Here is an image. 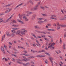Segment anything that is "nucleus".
<instances>
[{
  "instance_id": "f257e3e1",
  "label": "nucleus",
  "mask_w": 66,
  "mask_h": 66,
  "mask_svg": "<svg viewBox=\"0 0 66 66\" xmlns=\"http://www.w3.org/2000/svg\"><path fill=\"white\" fill-rule=\"evenodd\" d=\"M19 16L21 20L22 19V17L23 18V19H24L25 21H29V19L27 18L26 16V14H22L20 15V14H19Z\"/></svg>"
},
{
  "instance_id": "f03ea898",
  "label": "nucleus",
  "mask_w": 66,
  "mask_h": 66,
  "mask_svg": "<svg viewBox=\"0 0 66 66\" xmlns=\"http://www.w3.org/2000/svg\"><path fill=\"white\" fill-rule=\"evenodd\" d=\"M17 61H16V63H19V64H21V62H19L18 61H26V62H27V61H30V59H29L27 58H25L22 60L20 59H18L17 60Z\"/></svg>"
},
{
  "instance_id": "7ed1b4c3",
  "label": "nucleus",
  "mask_w": 66,
  "mask_h": 66,
  "mask_svg": "<svg viewBox=\"0 0 66 66\" xmlns=\"http://www.w3.org/2000/svg\"><path fill=\"white\" fill-rule=\"evenodd\" d=\"M14 16V14H12L11 15V17L8 19H7L6 20H2V21H0V22H3L4 23H6V22H9L10 20H11V19L13 17V16Z\"/></svg>"
},
{
  "instance_id": "20e7f679",
  "label": "nucleus",
  "mask_w": 66,
  "mask_h": 66,
  "mask_svg": "<svg viewBox=\"0 0 66 66\" xmlns=\"http://www.w3.org/2000/svg\"><path fill=\"white\" fill-rule=\"evenodd\" d=\"M54 45H55V43H53L52 44L50 43L48 46V48L53 50L54 49V47L53 46Z\"/></svg>"
},
{
  "instance_id": "39448f33",
  "label": "nucleus",
  "mask_w": 66,
  "mask_h": 66,
  "mask_svg": "<svg viewBox=\"0 0 66 66\" xmlns=\"http://www.w3.org/2000/svg\"><path fill=\"white\" fill-rule=\"evenodd\" d=\"M54 17H56V15H51L50 16V19H54V20H57V19Z\"/></svg>"
},
{
  "instance_id": "423d86ee",
  "label": "nucleus",
  "mask_w": 66,
  "mask_h": 66,
  "mask_svg": "<svg viewBox=\"0 0 66 66\" xmlns=\"http://www.w3.org/2000/svg\"><path fill=\"white\" fill-rule=\"evenodd\" d=\"M13 30H12L11 31V32H12L13 33H15V30H18L19 28H12Z\"/></svg>"
},
{
  "instance_id": "0eeeda50",
  "label": "nucleus",
  "mask_w": 66,
  "mask_h": 66,
  "mask_svg": "<svg viewBox=\"0 0 66 66\" xmlns=\"http://www.w3.org/2000/svg\"><path fill=\"white\" fill-rule=\"evenodd\" d=\"M38 7V6H37L36 5L35 6V7L31 8V10L32 11H35V10H37L38 9V7Z\"/></svg>"
},
{
  "instance_id": "6e6552de",
  "label": "nucleus",
  "mask_w": 66,
  "mask_h": 66,
  "mask_svg": "<svg viewBox=\"0 0 66 66\" xmlns=\"http://www.w3.org/2000/svg\"><path fill=\"white\" fill-rule=\"evenodd\" d=\"M23 4V3H21L20 4H19L18 5H17L14 8V10H16V9H17V8H18V7H19V6H21V5H22V4Z\"/></svg>"
},
{
  "instance_id": "1a4fd4ad",
  "label": "nucleus",
  "mask_w": 66,
  "mask_h": 66,
  "mask_svg": "<svg viewBox=\"0 0 66 66\" xmlns=\"http://www.w3.org/2000/svg\"><path fill=\"white\" fill-rule=\"evenodd\" d=\"M20 33H21V31L20 30H18L16 32L17 35H19L21 36H22V35L21 34H20Z\"/></svg>"
},
{
  "instance_id": "9d476101",
  "label": "nucleus",
  "mask_w": 66,
  "mask_h": 66,
  "mask_svg": "<svg viewBox=\"0 0 66 66\" xmlns=\"http://www.w3.org/2000/svg\"><path fill=\"white\" fill-rule=\"evenodd\" d=\"M32 36H33L35 38H36V39H37L38 38H42L40 37V36H38L37 37H36V36L35 35L33 34H32Z\"/></svg>"
},
{
  "instance_id": "9b49d317",
  "label": "nucleus",
  "mask_w": 66,
  "mask_h": 66,
  "mask_svg": "<svg viewBox=\"0 0 66 66\" xmlns=\"http://www.w3.org/2000/svg\"><path fill=\"white\" fill-rule=\"evenodd\" d=\"M48 59L50 60L51 62V63H53V61L52 60H53V58L50 57H48Z\"/></svg>"
},
{
  "instance_id": "f8f14e48",
  "label": "nucleus",
  "mask_w": 66,
  "mask_h": 66,
  "mask_svg": "<svg viewBox=\"0 0 66 66\" xmlns=\"http://www.w3.org/2000/svg\"><path fill=\"white\" fill-rule=\"evenodd\" d=\"M17 20L18 21V22H20V23H22V24H24V22H23V21H21L18 19H17Z\"/></svg>"
},
{
  "instance_id": "ddd939ff",
  "label": "nucleus",
  "mask_w": 66,
  "mask_h": 66,
  "mask_svg": "<svg viewBox=\"0 0 66 66\" xmlns=\"http://www.w3.org/2000/svg\"><path fill=\"white\" fill-rule=\"evenodd\" d=\"M36 42H37L38 44V45L36 44L37 46H41V44H39V42H38V40H37L36 39Z\"/></svg>"
},
{
  "instance_id": "4468645a",
  "label": "nucleus",
  "mask_w": 66,
  "mask_h": 66,
  "mask_svg": "<svg viewBox=\"0 0 66 66\" xmlns=\"http://www.w3.org/2000/svg\"><path fill=\"white\" fill-rule=\"evenodd\" d=\"M12 22H13L14 23H17V22H16V21H15V20H11V22H10V24H13V23Z\"/></svg>"
},
{
  "instance_id": "2eb2a0df",
  "label": "nucleus",
  "mask_w": 66,
  "mask_h": 66,
  "mask_svg": "<svg viewBox=\"0 0 66 66\" xmlns=\"http://www.w3.org/2000/svg\"><path fill=\"white\" fill-rule=\"evenodd\" d=\"M35 16H36V15L35 14H34L32 15V17L31 19L32 20H34V19H35Z\"/></svg>"
},
{
  "instance_id": "dca6fc26",
  "label": "nucleus",
  "mask_w": 66,
  "mask_h": 66,
  "mask_svg": "<svg viewBox=\"0 0 66 66\" xmlns=\"http://www.w3.org/2000/svg\"><path fill=\"white\" fill-rule=\"evenodd\" d=\"M13 32V33L11 34L10 35V37H14L15 36V34H14Z\"/></svg>"
},
{
  "instance_id": "f3484780",
  "label": "nucleus",
  "mask_w": 66,
  "mask_h": 66,
  "mask_svg": "<svg viewBox=\"0 0 66 66\" xmlns=\"http://www.w3.org/2000/svg\"><path fill=\"white\" fill-rule=\"evenodd\" d=\"M1 49L2 52H3V51H4V48L2 46H1Z\"/></svg>"
},
{
  "instance_id": "a211bd4d",
  "label": "nucleus",
  "mask_w": 66,
  "mask_h": 66,
  "mask_svg": "<svg viewBox=\"0 0 66 66\" xmlns=\"http://www.w3.org/2000/svg\"><path fill=\"white\" fill-rule=\"evenodd\" d=\"M45 52V50H43L42 51H40L38 52V53H41V52Z\"/></svg>"
},
{
  "instance_id": "6ab92c4d",
  "label": "nucleus",
  "mask_w": 66,
  "mask_h": 66,
  "mask_svg": "<svg viewBox=\"0 0 66 66\" xmlns=\"http://www.w3.org/2000/svg\"><path fill=\"white\" fill-rule=\"evenodd\" d=\"M12 27H14L15 28H17L18 27H19V26L17 25H15V24H13L12 25Z\"/></svg>"
},
{
  "instance_id": "aec40b11",
  "label": "nucleus",
  "mask_w": 66,
  "mask_h": 66,
  "mask_svg": "<svg viewBox=\"0 0 66 66\" xmlns=\"http://www.w3.org/2000/svg\"><path fill=\"white\" fill-rule=\"evenodd\" d=\"M25 55V56H30V55L29 54H27L24 53L23 54H21V55Z\"/></svg>"
},
{
  "instance_id": "412c9836",
  "label": "nucleus",
  "mask_w": 66,
  "mask_h": 66,
  "mask_svg": "<svg viewBox=\"0 0 66 66\" xmlns=\"http://www.w3.org/2000/svg\"><path fill=\"white\" fill-rule=\"evenodd\" d=\"M2 60L3 61H4L5 60V61H6V62H7V59H6L5 57L3 58L2 59Z\"/></svg>"
},
{
  "instance_id": "4be33fe9",
  "label": "nucleus",
  "mask_w": 66,
  "mask_h": 66,
  "mask_svg": "<svg viewBox=\"0 0 66 66\" xmlns=\"http://www.w3.org/2000/svg\"><path fill=\"white\" fill-rule=\"evenodd\" d=\"M5 38V35L3 36H2V41H3V40H4V39Z\"/></svg>"
},
{
  "instance_id": "5701e85b",
  "label": "nucleus",
  "mask_w": 66,
  "mask_h": 66,
  "mask_svg": "<svg viewBox=\"0 0 66 66\" xmlns=\"http://www.w3.org/2000/svg\"><path fill=\"white\" fill-rule=\"evenodd\" d=\"M60 25H61V24H60L58 26L57 28V30H60V27H61V26H60Z\"/></svg>"
},
{
  "instance_id": "b1692460",
  "label": "nucleus",
  "mask_w": 66,
  "mask_h": 66,
  "mask_svg": "<svg viewBox=\"0 0 66 66\" xmlns=\"http://www.w3.org/2000/svg\"><path fill=\"white\" fill-rule=\"evenodd\" d=\"M26 13L27 14H32V12H30L29 11H27L26 12Z\"/></svg>"
},
{
  "instance_id": "393cba45",
  "label": "nucleus",
  "mask_w": 66,
  "mask_h": 66,
  "mask_svg": "<svg viewBox=\"0 0 66 66\" xmlns=\"http://www.w3.org/2000/svg\"><path fill=\"white\" fill-rule=\"evenodd\" d=\"M12 5V3H11L9 4H8V5L5 6L6 7H9V6H11V5Z\"/></svg>"
},
{
  "instance_id": "a878e982",
  "label": "nucleus",
  "mask_w": 66,
  "mask_h": 66,
  "mask_svg": "<svg viewBox=\"0 0 66 66\" xmlns=\"http://www.w3.org/2000/svg\"><path fill=\"white\" fill-rule=\"evenodd\" d=\"M29 2H30V1H28L27 3H26L25 5H24L23 6H26V5H28V3H29Z\"/></svg>"
},
{
  "instance_id": "bb28decb",
  "label": "nucleus",
  "mask_w": 66,
  "mask_h": 66,
  "mask_svg": "<svg viewBox=\"0 0 66 66\" xmlns=\"http://www.w3.org/2000/svg\"><path fill=\"white\" fill-rule=\"evenodd\" d=\"M60 26L61 27H64V28H65V27H66V25H60Z\"/></svg>"
},
{
  "instance_id": "cd10ccee",
  "label": "nucleus",
  "mask_w": 66,
  "mask_h": 66,
  "mask_svg": "<svg viewBox=\"0 0 66 66\" xmlns=\"http://www.w3.org/2000/svg\"><path fill=\"white\" fill-rule=\"evenodd\" d=\"M42 15H43V16H44L45 17L48 16V15L46 14H42Z\"/></svg>"
},
{
  "instance_id": "c85d7f7f",
  "label": "nucleus",
  "mask_w": 66,
  "mask_h": 66,
  "mask_svg": "<svg viewBox=\"0 0 66 66\" xmlns=\"http://www.w3.org/2000/svg\"><path fill=\"white\" fill-rule=\"evenodd\" d=\"M18 48H19V49H20V48H21V49H24V48L23 47H21L20 46H18Z\"/></svg>"
},
{
  "instance_id": "c756f323",
  "label": "nucleus",
  "mask_w": 66,
  "mask_h": 66,
  "mask_svg": "<svg viewBox=\"0 0 66 66\" xmlns=\"http://www.w3.org/2000/svg\"><path fill=\"white\" fill-rule=\"evenodd\" d=\"M21 31L22 32H27V30L25 29H22Z\"/></svg>"
},
{
  "instance_id": "7c9ffc66",
  "label": "nucleus",
  "mask_w": 66,
  "mask_h": 66,
  "mask_svg": "<svg viewBox=\"0 0 66 66\" xmlns=\"http://www.w3.org/2000/svg\"><path fill=\"white\" fill-rule=\"evenodd\" d=\"M44 21H38V22L39 23H44Z\"/></svg>"
},
{
  "instance_id": "2f4dec72",
  "label": "nucleus",
  "mask_w": 66,
  "mask_h": 66,
  "mask_svg": "<svg viewBox=\"0 0 66 66\" xmlns=\"http://www.w3.org/2000/svg\"><path fill=\"white\" fill-rule=\"evenodd\" d=\"M34 57H33V56H30V57H28V58H27V59H33V58H34Z\"/></svg>"
},
{
  "instance_id": "473e14b6",
  "label": "nucleus",
  "mask_w": 66,
  "mask_h": 66,
  "mask_svg": "<svg viewBox=\"0 0 66 66\" xmlns=\"http://www.w3.org/2000/svg\"><path fill=\"white\" fill-rule=\"evenodd\" d=\"M21 34L23 35H26V33L24 32H21Z\"/></svg>"
},
{
  "instance_id": "72a5a7b5",
  "label": "nucleus",
  "mask_w": 66,
  "mask_h": 66,
  "mask_svg": "<svg viewBox=\"0 0 66 66\" xmlns=\"http://www.w3.org/2000/svg\"><path fill=\"white\" fill-rule=\"evenodd\" d=\"M38 20H43L44 18H37Z\"/></svg>"
},
{
  "instance_id": "f704fd0d",
  "label": "nucleus",
  "mask_w": 66,
  "mask_h": 66,
  "mask_svg": "<svg viewBox=\"0 0 66 66\" xmlns=\"http://www.w3.org/2000/svg\"><path fill=\"white\" fill-rule=\"evenodd\" d=\"M6 35L8 36H10V32H7L6 33Z\"/></svg>"
},
{
  "instance_id": "c9c22d12",
  "label": "nucleus",
  "mask_w": 66,
  "mask_h": 66,
  "mask_svg": "<svg viewBox=\"0 0 66 66\" xmlns=\"http://www.w3.org/2000/svg\"><path fill=\"white\" fill-rule=\"evenodd\" d=\"M44 53H45V54H46V55H48V56H49V55H50V54H49V53H48L47 52H45Z\"/></svg>"
},
{
  "instance_id": "e433bc0d",
  "label": "nucleus",
  "mask_w": 66,
  "mask_h": 66,
  "mask_svg": "<svg viewBox=\"0 0 66 66\" xmlns=\"http://www.w3.org/2000/svg\"><path fill=\"white\" fill-rule=\"evenodd\" d=\"M29 1L31 4H33V2L31 0H30Z\"/></svg>"
},
{
  "instance_id": "4c0bfd02",
  "label": "nucleus",
  "mask_w": 66,
  "mask_h": 66,
  "mask_svg": "<svg viewBox=\"0 0 66 66\" xmlns=\"http://www.w3.org/2000/svg\"><path fill=\"white\" fill-rule=\"evenodd\" d=\"M62 39H61V38H60V44H62Z\"/></svg>"
},
{
  "instance_id": "58836bf2",
  "label": "nucleus",
  "mask_w": 66,
  "mask_h": 66,
  "mask_svg": "<svg viewBox=\"0 0 66 66\" xmlns=\"http://www.w3.org/2000/svg\"><path fill=\"white\" fill-rule=\"evenodd\" d=\"M4 47L5 48V49L6 50L7 49V46L6 45H4Z\"/></svg>"
},
{
  "instance_id": "ea45409f",
  "label": "nucleus",
  "mask_w": 66,
  "mask_h": 66,
  "mask_svg": "<svg viewBox=\"0 0 66 66\" xmlns=\"http://www.w3.org/2000/svg\"><path fill=\"white\" fill-rule=\"evenodd\" d=\"M61 11L63 14H65V13L64 12L63 10H61Z\"/></svg>"
},
{
  "instance_id": "a19ab883",
  "label": "nucleus",
  "mask_w": 66,
  "mask_h": 66,
  "mask_svg": "<svg viewBox=\"0 0 66 66\" xmlns=\"http://www.w3.org/2000/svg\"><path fill=\"white\" fill-rule=\"evenodd\" d=\"M31 51L33 52V53H35V52H37V51H34L33 50H31Z\"/></svg>"
},
{
  "instance_id": "79ce46f5",
  "label": "nucleus",
  "mask_w": 66,
  "mask_h": 66,
  "mask_svg": "<svg viewBox=\"0 0 66 66\" xmlns=\"http://www.w3.org/2000/svg\"><path fill=\"white\" fill-rule=\"evenodd\" d=\"M40 57H45V55H40Z\"/></svg>"
},
{
  "instance_id": "37998d69",
  "label": "nucleus",
  "mask_w": 66,
  "mask_h": 66,
  "mask_svg": "<svg viewBox=\"0 0 66 66\" xmlns=\"http://www.w3.org/2000/svg\"><path fill=\"white\" fill-rule=\"evenodd\" d=\"M44 39L45 40H47V41H49V40L48 39L46 38H44Z\"/></svg>"
},
{
  "instance_id": "c03bdc74",
  "label": "nucleus",
  "mask_w": 66,
  "mask_h": 66,
  "mask_svg": "<svg viewBox=\"0 0 66 66\" xmlns=\"http://www.w3.org/2000/svg\"><path fill=\"white\" fill-rule=\"evenodd\" d=\"M40 2H39L38 3V4L36 5V6H38V5L40 4Z\"/></svg>"
},
{
  "instance_id": "a18cd8bd",
  "label": "nucleus",
  "mask_w": 66,
  "mask_h": 66,
  "mask_svg": "<svg viewBox=\"0 0 66 66\" xmlns=\"http://www.w3.org/2000/svg\"><path fill=\"white\" fill-rule=\"evenodd\" d=\"M12 10V9H10L9 10H7V11H8V12H9L10 11H11Z\"/></svg>"
},
{
  "instance_id": "49530a36",
  "label": "nucleus",
  "mask_w": 66,
  "mask_h": 66,
  "mask_svg": "<svg viewBox=\"0 0 66 66\" xmlns=\"http://www.w3.org/2000/svg\"><path fill=\"white\" fill-rule=\"evenodd\" d=\"M66 45V43H65L64 42L63 43V46H65V45Z\"/></svg>"
},
{
  "instance_id": "de8ad7c7",
  "label": "nucleus",
  "mask_w": 66,
  "mask_h": 66,
  "mask_svg": "<svg viewBox=\"0 0 66 66\" xmlns=\"http://www.w3.org/2000/svg\"><path fill=\"white\" fill-rule=\"evenodd\" d=\"M12 56H15L16 57H17V56L16 55H14V54H12Z\"/></svg>"
},
{
  "instance_id": "09e8293b",
  "label": "nucleus",
  "mask_w": 66,
  "mask_h": 66,
  "mask_svg": "<svg viewBox=\"0 0 66 66\" xmlns=\"http://www.w3.org/2000/svg\"><path fill=\"white\" fill-rule=\"evenodd\" d=\"M66 36V32L64 33V38H65Z\"/></svg>"
},
{
  "instance_id": "8fccbe9b",
  "label": "nucleus",
  "mask_w": 66,
  "mask_h": 66,
  "mask_svg": "<svg viewBox=\"0 0 66 66\" xmlns=\"http://www.w3.org/2000/svg\"><path fill=\"white\" fill-rule=\"evenodd\" d=\"M26 65L27 66H29V65H30V63L27 62V63H26Z\"/></svg>"
},
{
  "instance_id": "3c124183",
  "label": "nucleus",
  "mask_w": 66,
  "mask_h": 66,
  "mask_svg": "<svg viewBox=\"0 0 66 66\" xmlns=\"http://www.w3.org/2000/svg\"><path fill=\"white\" fill-rule=\"evenodd\" d=\"M47 25L48 26H49L50 27H51V24H47Z\"/></svg>"
},
{
  "instance_id": "603ef678",
  "label": "nucleus",
  "mask_w": 66,
  "mask_h": 66,
  "mask_svg": "<svg viewBox=\"0 0 66 66\" xmlns=\"http://www.w3.org/2000/svg\"><path fill=\"white\" fill-rule=\"evenodd\" d=\"M64 20L66 19V15H64Z\"/></svg>"
},
{
  "instance_id": "864d4df0",
  "label": "nucleus",
  "mask_w": 66,
  "mask_h": 66,
  "mask_svg": "<svg viewBox=\"0 0 66 66\" xmlns=\"http://www.w3.org/2000/svg\"><path fill=\"white\" fill-rule=\"evenodd\" d=\"M35 28H36V29H38V26H35Z\"/></svg>"
},
{
  "instance_id": "5fc2aeb1",
  "label": "nucleus",
  "mask_w": 66,
  "mask_h": 66,
  "mask_svg": "<svg viewBox=\"0 0 66 66\" xmlns=\"http://www.w3.org/2000/svg\"><path fill=\"white\" fill-rule=\"evenodd\" d=\"M40 7L42 9H43V10H44V7H43V6H40Z\"/></svg>"
},
{
  "instance_id": "6e6d98bb",
  "label": "nucleus",
  "mask_w": 66,
  "mask_h": 66,
  "mask_svg": "<svg viewBox=\"0 0 66 66\" xmlns=\"http://www.w3.org/2000/svg\"><path fill=\"white\" fill-rule=\"evenodd\" d=\"M53 26H54V27H56V24L55 23H54L53 24Z\"/></svg>"
},
{
  "instance_id": "4d7b16f0",
  "label": "nucleus",
  "mask_w": 66,
  "mask_h": 66,
  "mask_svg": "<svg viewBox=\"0 0 66 66\" xmlns=\"http://www.w3.org/2000/svg\"><path fill=\"white\" fill-rule=\"evenodd\" d=\"M26 44L27 45V47H29V44L27 43H26Z\"/></svg>"
},
{
  "instance_id": "13d9d810",
  "label": "nucleus",
  "mask_w": 66,
  "mask_h": 66,
  "mask_svg": "<svg viewBox=\"0 0 66 66\" xmlns=\"http://www.w3.org/2000/svg\"><path fill=\"white\" fill-rule=\"evenodd\" d=\"M57 26H60V25L61 24H60L59 22H57Z\"/></svg>"
},
{
  "instance_id": "bf43d9fd",
  "label": "nucleus",
  "mask_w": 66,
  "mask_h": 66,
  "mask_svg": "<svg viewBox=\"0 0 66 66\" xmlns=\"http://www.w3.org/2000/svg\"><path fill=\"white\" fill-rule=\"evenodd\" d=\"M21 40L23 41V40H24V39L22 38H21Z\"/></svg>"
},
{
  "instance_id": "052dcab7",
  "label": "nucleus",
  "mask_w": 66,
  "mask_h": 66,
  "mask_svg": "<svg viewBox=\"0 0 66 66\" xmlns=\"http://www.w3.org/2000/svg\"><path fill=\"white\" fill-rule=\"evenodd\" d=\"M45 62L46 64H48V61L47 60H46L45 61Z\"/></svg>"
},
{
  "instance_id": "680f3d73",
  "label": "nucleus",
  "mask_w": 66,
  "mask_h": 66,
  "mask_svg": "<svg viewBox=\"0 0 66 66\" xmlns=\"http://www.w3.org/2000/svg\"><path fill=\"white\" fill-rule=\"evenodd\" d=\"M23 52H24V53H27V51H23Z\"/></svg>"
},
{
  "instance_id": "e2e57ef3",
  "label": "nucleus",
  "mask_w": 66,
  "mask_h": 66,
  "mask_svg": "<svg viewBox=\"0 0 66 66\" xmlns=\"http://www.w3.org/2000/svg\"><path fill=\"white\" fill-rule=\"evenodd\" d=\"M12 61H14V62L15 61V59H14L13 58H12Z\"/></svg>"
},
{
  "instance_id": "0e129e2a",
  "label": "nucleus",
  "mask_w": 66,
  "mask_h": 66,
  "mask_svg": "<svg viewBox=\"0 0 66 66\" xmlns=\"http://www.w3.org/2000/svg\"><path fill=\"white\" fill-rule=\"evenodd\" d=\"M63 49H65V46H63Z\"/></svg>"
},
{
  "instance_id": "69168bd1",
  "label": "nucleus",
  "mask_w": 66,
  "mask_h": 66,
  "mask_svg": "<svg viewBox=\"0 0 66 66\" xmlns=\"http://www.w3.org/2000/svg\"><path fill=\"white\" fill-rule=\"evenodd\" d=\"M23 66H27V64H25L23 63Z\"/></svg>"
},
{
  "instance_id": "338daca9",
  "label": "nucleus",
  "mask_w": 66,
  "mask_h": 66,
  "mask_svg": "<svg viewBox=\"0 0 66 66\" xmlns=\"http://www.w3.org/2000/svg\"><path fill=\"white\" fill-rule=\"evenodd\" d=\"M9 44L10 45H12V44L11 43V42H9Z\"/></svg>"
},
{
  "instance_id": "774afa93",
  "label": "nucleus",
  "mask_w": 66,
  "mask_h": 66,
  "mask_svg": "<svg viewBox=\"0 0 66 66\" xmlns=\"http://www.w3.org/2000/svg\"><path fill=\"white\" fill-rule=\"evenodd\" d=\"M59 64L60 66H63V65H62V64H61V63H59Z\"/></svg>"
}]
</instances>
